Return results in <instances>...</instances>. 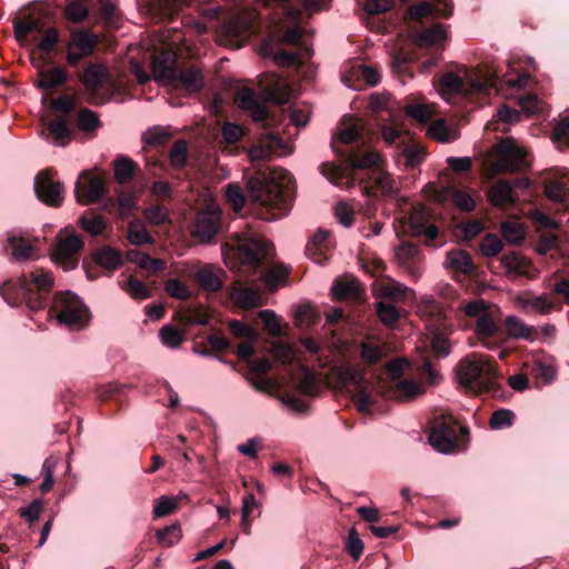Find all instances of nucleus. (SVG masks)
I'll return each instance as SVG.
<instances>
[{"label":"nucleus","mask_w":569,"mask_h":569,"mask_svg":"<svg viewBox=\"0 0 569 569\" xmlns=\"http://www.w3.org/2000/svg\"><path fill=\"white\" fill-rule=\"evenodd\" d=\"M377 315L386 326H393L400 318L398 308L383 301L377 303Z\"/></svg>","instance_id":"nucleus-55"},{"label":"nucleus","mask_w":569,"mask_h":569,"mask_svg":"<svg viewBox=\"0 0 569 569\" xmlns=\"http://www.w3.org/2000/svg\"><path fill=\"white\" fill-rule=\"evenodd\" d=\"M188 146L186 140L179 139L174 141L169 152L170 164L176 170H181L187 163Z\"/></svg>","instance_id":"nucleus-47"},{"label":"nucleus","mask_w":569,"mask_h":569,"mask_svg":"<svg viewBox=\"0 0 569 569\" xmlns=\"http://www.w3.org/2000/svg\"><path fill=\"white\" fill-rule=\"evenodd\" d=\"M445 191L446 194L450 197L451 201L459 210L463 212H471L475 210L476 201L473 200L471 194L466 190L459 189L455 186H450L447 187Z\"/></svg>","instance_id":"nucleus-38"},{"label":"nucleus","mask_w":569,"mask_h":569,"mask_svg":"<svg viewBox=\"0 0 569 569\" xmlns=\"http://www.w3.org/2000/svg\"><path fill=\"white\" fill-rule=\"evenodd\" d=\"M79 224L82 230L91 236H99L106 229V219L94 209H88L80 218Z\"/></svg>","instance_id":"nucleus-30"},{"label":"nucleus","mask_w":569,"mask_h":569,"mask_svg":"<svg viewBox=\"0 0 569 569\" xmlns=\"http://www.w3.org/2000/svg\"><path fill=\"white\" fill-rule=\"evenodd\" d=\"M220 230V214L216 211H201L196 217L193 236L201 242L211 241Z\"/></svg>","instance_id":"nucleus-23"},{"label":"nucleus","mask_w":569,"mask_h":569,"mask_svg":"<svg viewBox=\"0 0 569 569\" xmlns=\"http://www.w3.org/2000/svg\"><path fill=\"white\" fill-rule=\"evenodd\" d=\"M333 248L329 231L319 229L306 246V254L317 263L326 262Z\"/></svg>","instance_id":"nucleus-22"},{"label":"nucleus","mask_w":569,"mask_h":569,"mask_svg":"<svg viewBox=\"0 0 569 569\" xmlns=\"http://www.w3.org/2000/svg\"><path fill=\"white\" fill-rule=\"evenodd\" d=\"M373 290L377 296L393 301H406L415 296L411 289L391 278L379 281Z\"/></svg>","instance_id":"nucleus-26"},{"label":"nucleus","mask_w":569,"mask_h":569,"mask_svg":"<svg viewBox=\"0 0 569 569\" xmlns=\"http://www.w3.org/2000/svg\"><path fill=\"white\" fill-rule=\"evenodd\" d=\"M365 136L366 123L361 119H355L339 132L340 143L355 146L350 149H341L332 142V149L341 160V164L323 162L320 164V172L336 184H340L343 179L351 184L358 181L368 197H376L378 192L392 196L395 181L382 169L385 162L382 156L367 144Z\"/></svg>","instance_id":"nucleus-2"},{"label":"nucleus","mask_w":569,"mask_h":569,"mask_svg":"<svg viewBox=\"0 0 569 569\" xmlns=\"http://www.w3.org/2000/svg\"><path fill=\"white\" fill-rule=\"evenodd\" d=\"M332 293L337 300H350L358 302L362 300L365 289L359 280L352 276L337 278L332 284Z\"/></svg>","instance_id":"nucleus-24"},{"label":"nucleus","mask_w":569,"mask_h":569,"mask_svg":"<svg viewBox=\"0 0 569 569\" xmlns=\"http://www.w3.org/2000/svg\"><path fill=\"white\" fill-rule=\"evenodd\" d=\"M161 342L169 348H177L184 341V333L172 325H166L159 332Z\"/></svg>","instance_id":"nucleus-50"},{"label":"nucleus","mask_w":569,"mask_h":569,"mask_svg":"<svg viewBox=\"0 0 569 569\" xmlns=\"http://www.w3.org/2000/svg\"><path fill=\"white\" fill-rule=\"evenodd\" d=\"M430 137L439 142L448 143L458 138L457 132L452 131L445 119H437L432 121L428 128Z\"/></svg>","instance_id":"nucleus-41"},{"label":"nucleus","mask_w":569,"mask_h":569,"mask_svg":"<svg viewBox=\"0 0 569 569\" xmlns=\"http://www.w3.org/2000/svg\"><path fill=\"white\" fill-rule=\"evenodd\" d=\"M381 136L388 146H397L398 148H401L409 139L407 130L390 123L381 126Z\"/></svg>","instance_id":"nucleus-40"},{"label":"nucleus","mask_w":569,"mask_h":569,"mask_svg":"<svg viewBox=\"0 0 569 569\" xmlns=\"http://www.w3.org/2000/svg\"><path fill=\"white\" fill-rule=\"evenodd\" d=\"M452 13L453 3L451 0H426L410 6L405 12V20L422 23V20L429 17L448 19Z\"/></svg>","instance_id":"nucleus-18"},{"label":"nucleus","mask_w":569,"mask_h":569,"mask_svg":"<svg viewBox=\"0 0 569 569\" xmlns=\"http://www.w3.org/2000/svg\"><path fill=\"white\" fill-rule=\"evenodd\" d=\"M506 329L509 336L513 338H522L533 341L537 337V330L533 327L527 326L515 316H510L506 319Z\"/></svg>","instance_id":"nucleus-35"},{"label":"nucleus","mask_w":569,"mask_h":569,"mask_svg":"<svg viewBox=\"0 0 569 569\" xmlns=\"http://www.w3.org/2000/svg\"><path fill=\"white\" fill-rule=\"evenodd\" d=\"M229 252L232 254L233 264L238 266L250 274L258 276L268 286H277L284 282L289 276V269L283 264L268 263V259L273 254V246L260 236L246 232H236L230 238Z\"/></svg>","instance_id":"nucleus-3"},{"label":"nucleus","mask_w":569,"mask_h":569,"mask_svg":"<svg viewBox=\"0 0 569 569\" xmlns=\"http://www.w3.org/2000/svg\"><path fill=\"white\" fill-rule=\"evenodd\" d=\"M227 200L232 204L234 211L239 212L244 207L247 196L242 188L237 183H230L226 191Z\"/></svg>","instance_id":"nucleus-63"},{"label":"nucleus","mask_w":569,"mask_h":569,"mask_svg":"<svg viewBox=\"0 0 569 569\" xmlns=\"http://www.w3.org/2000/svg\"><path fill=\"white\" fill-rule=\"evenodd\" d=\"M53 308L57 311L59 322L68 327L81 328L88 321L89 310L73 292L57 293Z\"/></svg>","instance_id":"nucleus-11"},{"label":"nucleus","mask_w":569,"mask_h":569,"mask_svg":"<svg viewBox=\"0 0 569 569\" xmlns=\"http://www.w3.org/2000/svg\"><path fill=\"white\" fill-rule=\"evenodd\" d=\"M501 263L506 268L508 273L523 274V268L527 267V261L523 257H520L516 252L503 254Z\"/></svg>","instance_id":"nucleus-60"},{"label":"nucleus","mask_w":569,"mask_h":569,"mask_svg":"<svg viewBox=\"0 0 569 569\" xmlns=\"http://www.w3.org/2000/svg\"><path fill=\"white\" fill-rule=\"evenodd\" d=\"M529 81L530 76L525 72L518 73L515 77H507L506 74L500 76L497 70H492V72H490L486 79V84L496 87L500 82L501 84H507L512 88L522 89L527 87Z\"/></svg>","instance_id":"nucleus-33"},{"label":"nucleus","mask_w":569,"mask_h":569,"mask_svg":"<svg viewBox=\"0 0 569 569\" xmlns=\"http://www.w3.org/2000/svg\"><path fill=\"white\" fill-rule=\"evenodd\" d=\"M153 73L189 93L199 92L203 87V77L194 66L180 67L170 51H162L152 60Z\"/></svg>","instance_id":"nucleus-7"},{"label":"nucleus","mask_w":569,"mask_h":569,"mask_svg":"<svg viewBox=\"0 0 569 569\" xmlns=\"http://www.w3.org/2000/svg\"><path fill=\"white\" fill-rule=\"evenodd\" d=\"M89 16V9L86 4V0H67L64 8V17L73 22L80 23L84 21Z\"/></svg>","instance_id":"nucleus-43"},{"label":"nucleus","mask_w":569,"mask_h":569,"mask_svg":"<svg viewBox=\"0 0 569 569\" xmlns=\"http://www.w3.org/2000/svg\"><path fill=\"white\" fill-rule=\"evenodd\" d=\"M222 273L223 271L221 269H216L208 266L200 269L196 273V280L203 290L216 292L219 291L222 287Z\"/></svg>","instance_id":"nucleus-28"},{"label":"nucleus","mask_w":569,"mask_h":569,"mask_svg":"<svg viewBox=\"0 0 569 569\" xmlns=\"http://www.w3.org/2000/svg\"><path fill=\"white\" fill-rule=\"evenodd\" d=\"M106 179L101 174L91 171H82L74 187V196L78 203L87 206L98 202L107 193Z\"/></svg>","instance_id":"nucleus-14"},{"label":"nucleus","mask_w":569,"mask_h":569,"mask_svg":"<svg viewBox=\"0 0 569 569\" xmlns=\"http://www.w3.org/2000/svg\"><path fill=\"white\" fill-rule=\"evenodd\" d=\"M12 23L19 44H34L30 61L39 77L36 86L43 90L63 86L69 79L67 69L57 64L59 58H64L69 67L78 68L99 44V37L91 29H72L69 38L64 39L57 27H46L43 20L33 13L16 17Z\"/></svg>","instance_id":"nucleus-1"},{"label":"nucleus","mask_w":569,"mask_h":569,"mask_svg":"<svg viewBox=\"0 0 569 569\" xmlns=\"http://www.w3.org/2000/svg\"><path fill=\"white\" fill-rule=\"evenodd\" d=\"M222 140L227 147H232L244 136V130L240 124L226 122L221 129Z\"/></svg>","instance_id":"nucleus-57"},{"label":"nucleus","mask_w":569,"mask_h":569,"mask_svg":"<svg viewBox=\"0 0 569 569\" xmlns=\"http://www.w3.org/2000/svg\"><path fill=\"white\" fill-rule=\"evenodd\" d=\"M422 388L411 379H403L396 383L393 397L400 400H411L422 392Z\"/></svg>","instance_id":"nucleus-44"},{"label":"nucleus","mask_w":569,"mask_h":569,"mask_svg":"<svg viewBox=\"0 0 569 569\" xmlns=\"http://www.w3.org/2000/svg\"><path fill=\"white\" fill-rule=\"evenodd\" d=\"M498 172H525L530 168L529 154L516 140L506 138L498 144V157L495 162Z\"/></svg>","instance_id":"nucleus-12"},{"label":"nucleus","mask_w":569,"mask_h":569,"mask_svg":"<svg viewBox=\"0 0 569 569\" xmlns=\"http://www.w3.org/2000/svg\"><path fill=\"white\" fill-rule=\"evenodd\" d=\"M448 26L441 22H432L412 32L413 42L418 47L431 48L441 47L448 39Z\"/></svg>","instance_id":"nucleus-21"},{"label":"nucleus","mask_w":569,"mask_h":569,"mask_svg":"<svg viewBox=\"0 0 569 569\" xmlns=\"http://www.w3.org/2000/svg\"><path fill=\"white\" fill-rule=\"evenodd\" d=\"M490 203L497 208L507 209L516 204L518 196L513 186L507 180H498L487 192Z\"/></svg>","instance_id":"nucleus-25"},{"label":"nucleus","mask_w":569,"mask_h":569,"mask_svg":"<svg viewBox=\"0 0 569 569\" xmlns=\"http://www.w3.org/2000/svg\"><path fill=\"white\" fill-rule=\"evenodd\" d=\"M92 261L110 272L118 270L123 264L121 252L110 246H103L101 249L93 251Z\"/></svg>","instance_id":"nucleus-27"},{"label":"nucleus","mask_w":569,"mask_h":569,"mask_svg":"<svg viewBox=\"0 0 569 569\" xmlns=\"http://www.w3.org/2000/svg\"><path fill=\"white\" fill-rule=\"evenodd\" d=\"M78 77L89 92L91 102L103 103L104 99L100 98V91L109 86L110 74L108 68L102 63L89 62L83 71L78 72Z\"/></svg>","instance_id":"nucleus-17"},{"label":"nucleus","mask_w":569,"mask_h":569,"mask_svg":"<svg viewBox=\"0 0 569 569\" xmlns=\"http://www.w3.org/2000/svg\"><path fill=\"white\" fill-rule=\"evenodd\" d=\"M403 111L409 118L420 123H427L433 116V110L425 102H407Z\"/></svg>","instance_id":"nucleus-42"},{"label":"nucleus","mask_w":569,"mask_h":569,"mask_svg":"<svg viewBox=\"0 0 569 569\" xmlns=\"http://www.w3.org/2000/svg\"><path fill=\"white\" fill-rule=\"evenodd\" d=\"M289 153H291V149L279 133L273 130L262 132L258 142L248 151V156L252 162L269 160L273 157L286 156Z\"/></svg>","instance_id":"nucleus-15"},{"label":"nucleus","mask_w":569,"mask_h":569,"mask_svg":"<svg viewBox=\"0 0 569 569\" xmlns=\"http://www.w3.org/2000/svg\"><path fill=\"white\" fill-rule=\"evenodd\" d=\"M51 109L60 114L48 123V130L53 137L54 143L64 147L72 134L69 122L77 113V101L71 96H59L51 101Z\"/></svg>","instance_id":"nucleus-9"},{"label":"nucleus","mask_w":569,"mask_h":569,"mask_svg":"<svg viewBox=\"0 0 569 569\" xmlns=\"http://www.w3.org/2000/svg\"><path fill=\"white\" fill-rule=\"evenodd\" d=\"M297 322L301 326L311 327L320 320L319 312L310 305L300 306L296 312Z\"/></svg>","instance_id":"nucleus-64"},{"label":"nucleus","mask_w":569,"mask_h":569,"mask_svg":"<svg viewBox=\"0 0 569 569\" xmlns=\"http://www.w3.org/2000/svg\"><path fill=\"white\" fill-rule=\"evenodd\" d=\"M229 347L230 341L224 336L210 335L208 336L206 343L199 345L197 347V351L201 355L208 356L211 353L209 348L213 351H223L227 350Z\"/></svg>","instance_id":"nucleus-51"},{"label":"nucleus","mask_w":569,"mask_h":569,"mask_svg":"<svg viewBox=\"0 0 569 569\" xmlns=\"http://www.w3.org/2000/svg\"><path fill=\"white\" fill-rule=\"evenodd\" d=\"M8 246L11 249L12 257L18 261L30 259L36 250L29 240L17 234L9 236Z\"/></svg>","instance_id":"nucleus-32"},{"label":"nucleus","mask_w":569,"mask_h":569,"mask_svg":"<svg viewBox=\"0 0 569 569\" xmlns=\"http://www.w3.org/2000/svg\"><path fill=\"white\" fill-rule=\"evenodd\" d=\"M114 166V179L118 183L123 184L130 181L136 170L138 169L137 163L128 157L120 156L113 161Z\"/></svg>","instance_id":"nucleus-37"},{"label":"nucleus","mask_w":569,"mask_h":569,"mask_svg":"<svg viewBox=\"0 0 569 569\" xmlns=\"http://www.w3.org/2000/svg\"><path fill=\"white\" fill-rule=\"evenodd\" d=\"M440 87L443 93H462L465 91V81L460 76L450 71L441 76Z\"/></svg>","instance_id":"nucleus-49"},{"label":"nucleus","mask_w":569,"mask_h":569,"mask_svg":"<svg viewBox=\"0 0 569 569\" xmlns=\"http://www.w3.org/2000/svg\"><path fill=\"white\" fill-rule=\"evenodd\" d=\"M132 299L144 300L152 297V290L146 283L134 277H129L127 282L122 286Z\"/></svg>","instance_id":"nucleus-46"},{"label":"nucleus","mask_w":569,"mask_h":569,"mask_svg":"<svg viewBox=\"0 0 569 569\" xmlns=\"http://www.w3.org/2000/svg\"><path fill=\"white\" fill-rule=\"evenodd\" d=\"M72 120L76 127L84 132H93L102 126L98 113L89 108H80Z\"/></svg>","instance_id":"nucleus-31"},{"label":"nucleus","mask_w":569,"mask_h":569,"mask_svg":"<svg viewBox=\"0 0 569 569\" xmlns=\"http://www.w3.org/2000/svg\"><path fill=\"white\" fill-rule=\"evenodd\" d=\"M336 375L339 388L351 393L357 409L360 412H369L375 401L366 391L367 382L362 373L350 365H342L337 368Z\"/></svg>","instance_id":"nucleus-10"},{"label":"nucleus","mask_w":569,"mask_h":569,"mask_svg":"<svg viewBox=\"0 0 569 569\" xmlns=\"http://www.w3.org/2000/svg\"><path fill=\"white\" fill-rule=\"evenodd\" d=\"M83 244L82 238L76 233L59 238L52 253L53 261L66 271L73 270L79 263V252Z\"/></svg>","instance_id":"nucleus-19"},{"label":"nucleus","mask_w":569,"mask_h":569,"mask_svg":"<svg viewBox=\"0 0 569 569\" xmlns=\"http://www.w3.org/2000/svg\"><path fill=\"white\" fill-rule=\"evenodd\" d=\"M297 389L305 396L316 397L321 387L312 370L306 368L297 380Z\"/></svg>","instance_id":"nucleus-39"},{"label":"nucleus","mask_w":569,"mask_h":569,"mask_svg":"<svg viewBox=\"0 0 569 569\" xmlns=\"http://www.w3.org/2000/svg\"><path fill=\"white\" fill-rule=\"evenodd\" d=\"M247 193L251 201L266 209L264 220H274L286 216L295 197L292 174L282 169L258 170L247 181Z\"/></svg>","instance_id":"nucleus-4"},{"label":"nucleus","mask_w":569,"mask_h":569,"mask_svg":"<svg viewBox=\"0 0 569 569\" xmlns=\"http://www.w3.org/2000/svg\"><path fill=\"white\" fill-rule=\"evenodd\" d=\"M57 171L53 168H46L34 177V193L42 203L59 208L64 199V186L54 179Z\"/></svg>","instance_id":"nucleus-13"},{"label":"nucleus","mask_w":569,"mask_h":569,"mask_svg":"<svg viewBox=\"0 0 569 569\" xmlns=\"http://www.w3.org/2000/svg\"><path fill=\"white\" fill-rule=\"evenodd\" d=\"M468 436L467 427L458 426L457 420L451 416H442L433 420L429 442L439 452L451 453L465 448Z\"/></svg>","instance_id":"nucleus-8"},{"label":"nucleus","mask_w":569,"mask_h":569,"mask_svg":"<svg viewBox=\"0 0 569 569\" xmlns=\"http://www.w3.org/2000/svg\"><path fill=\"white\" fill-rule=\"evenodd\" d=\"M183 0H149L150 12L160 19H171L179 10Z\"/></svg>","instance_id":"nucleus-36"},{"label":"nucleus","mask_w":569,"mask_h":569,"mask_svg":"<svg viewBox=\"0 0 569 569\" xmlns=\"http://www.w3.org/2000/svg\"><path fill=\"white\" fill-rule=\"evenodd\" d=\"M234 101L240 109L249 112L254 122L261 123L264 130L276 121V117L270 112L267 104L258 100L256 91L251 88L239 89Z\"/></svg>","instance_id":"nucleus-16"},{"label":"nucleus","mask_w":569,"mask_h":569,"mask_svg":"<svg viewBox=\"0 0 569 569\" xmlns=\"http://www.w3.org/2000/svg\"><path fill=\"white\" fill-rule=\"evenodd\" d=\"M546 197L557 203L565 204L569 199V171L551 169L541 181Z\"/></svg>","instance_id":"nucleus-20"},{"label":"nucleus","mask_w":569,"mask_h":569,"mask_svg":"<svg viewBox=\"0 0 569 569\" xmlns=\"http://www.w3.org/2000/svg\"><path fill=\"white\" fill-rule=\"evenodd\" d=\"M171 133L161 128H153L143 134V141L148 147H162L169 142Z\"/></svg>","instance_id":"nucleus-59"},{"label":"nucleus","mask_w":569,"mask_h":569,"mask_svg":"<svg viewBox=\"0 0 569 569\" xmlns=\"http://www.w3.org/2000/svg\"><path fill=\"white\" fill-rule=\"evenodd\" d=\"M493 362L492 358L478 353L467 357L459 363L458 379L476 395L506 401L511 393L498 381Z\"/></svg>","instance_id":"nucleus-5"},{"label":"nucleus","mask_w":569,"mask_h":569,"mask_svg":"<svg viewBox=\"0 0 569 569\" xmlns=\"http://www.w3.org/2000/svg\"><path fill=\"white\" fill-rule=\"evenodd\" d=\"M128 239L132 244L141 246L152 243V237L140 223L132 221L128 227Z\"/></svg>","instance_id":"nucleus-52"},{"label":"nucleus","mask_w":569,"mask_h":569,"mask_svg":"<svg viewBox=\"0 0 569 569\" xmlns=\"http://www.w3.org/2000/svg\"><path fill=\"white\" fill-rule=\"evenodd\" d=\"M516 415L510 409H498L491 413L489 427L492 430H501L512 427Z\"/></svg>","instance_id":"nucleus-48"},{"label":"nucleus","mask_w":569,"mask_h":569,"mask_svg":"<svg viewBox=\"0 0 569 569\" xmlns=\"http://www.w3.org/2000/svg\"><path fill=\"white\" fill-rule=\"evenodd\" d=\"M476 332L480 338H491L495 337L498 332V326L493 321L490 313H482L478 320L476 326Z\"/></svg>","instance_id":"nucleus-56"},{"label":"nucleus","mask_w":569,"mask_h":569,"mask_svg":"<svg viewBox=\"0 0 569 569\" xmlns=\"http://www.w3.org/2000/svg\"><path fill=\"white\" fill-rule=\"evenodd\" d=\"M479 247L482 256L490 258L496 257L498 253L501 252L503 243L497 234L487 233L485 238L481 240Z\"/></svg>","instance_id":"nucleus-54"},{"label":"nucleus","mask_w":569,"mask_h":569,"mask_svg":"<svg viewBox=\"0 0 569 569\" xmlns=\"http://www.w3.org/2000/svg\"><path fill=\"white\" fill-rule=\"evenodd\" d=\"M411 57L409 53L403 52L402 50L397 52L392 57L391 67L395 73H397L399 77H413V71L410 67Z\"/></svg>","instance_id":"nucleus-53"},{"label":"nucleus","mask_w":569,"mask_h":569,"mask_svg":"<svg viewBox=\"0 0 569 569\" xmlns=\"http://www.w3.org/2000/svg\"><path fill=\"white\" fill-rule=\"evenodd\" d=\"M401 154L405 157L406 166L413 168L419 166L425 160L426 150L420 144L406 141L401 147Z\"/></svg>","instance_id":"nucleus-45"},{"label":"nucleus","mask_w":569,"mask_h":569,"mask_svg":"<svg viewBox=\"0 0 569 569\" xmlns=\"http://www.w3.org/2000/svg\"><path fill=\"white\" fill-rule=\"evenodd\" d=\"M259 318L263 322V325L270 336L277 337V338L281 337V335H282L281 325H280V321H279L277 315L272 310H269V309L261 310L259 312Z\"/></svg>","instance_id":"nucleus-61"},{"label":"nucleus","mask_w":569,"mask_h":569,"mask_svg":"<svg viewBox=\"0 0 569 569\" xmlns=\"http://www.w3.org/2000/svg\"><path fill=\"white\" fill-rule=\"evenodd\" d=\"M232 298L241 308L249 309L263 305L261 292L258 288L242 287L232 291Z\"/></svg>","instance_id":"nucleus-29"},{"label":"nucleus","mask_w":569,"mask_h":569,"mask_svg":"<svg viewBox=\"0 0 569 569\" xmlns=\"http://www.w3.org/2000/svg\"><path fill=\"white\" fill-rule=\"evenodd\" d=\"M164 290L169 296L179 300H188L191 297L188 286L179 279L167 280Z\"/></svg>","instance_id":"nucleus-58"},{"label":"nucleus","mask_w":569,"mask_h":569,"mask_svg":"<svg viewBox=\"0 0 569 569\" xmlns=\"http://www.w3.org/2000/svg\"><path fill=\"white\" fill-rule=\"evenodd\" d=\"M139 260H137V264L151 273L162 272L167 268V263L162 259L152 258L147 253H137Z\"/></svg>","instance_id":"nucleus-62"},{"label":"nucleus","mask_w":569,"mask_h":569,"mask_svg":"<svg viewBox=\"0 0 569 569\" xmlns=\"http://www.w3.org/2000/svg\"><path fill=\"white\" fill-rule=\"evenodd\" d=\"M447 261L452 269L466 274H471L475 270L471 256L462 249H455L449 251L447 253Z\"/></svg>","instance_id":"nucleus-34"},{"label":"nucleus","mask_w":569,"mask_h":569,"mask_svg":"<svg viewBox=\"0 0 569 569\" xmlns=\"http://www.w3.org/2000/svg\"><path fill=\"white\" fill-rule=\"evenodd\" d=\"M53 286L51 272L44 269L23 271L17 280H8L0 286V296L10 306L26 303L31 310L43 309L47 295Z\"/></svg>","instance_id":"nucleus-6"}]
</instances>
